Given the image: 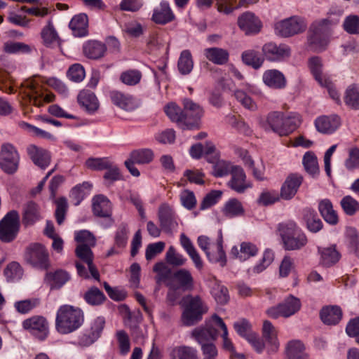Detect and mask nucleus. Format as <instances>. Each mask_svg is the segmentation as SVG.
<instances>
[{"label": "nucleus", "instance_id": "38", "mask_svg": "<svg viewBox=\"0 0 359 359\" xmlns=\"http://www.w3.org/2000/svg\"><path fill=\"white\" fill-rule=\"evenodd\" d=\"M78 102L89 113H94L99 107L95 95L88 90H81L77 97Z\"/></svg>", "mask_w": 359, "mask_h": 359}, {"label": "nucleus", "instance_id": "47", "mask_svg": "<svg viewBox=\"0 0 359 359\" xmlns=\"http://www.w3.org/2000/svg\"><path fill=\"white\" fill-rule=\"evenodd\" d=\"M242 61L248 66H251L255 69H259L264 61L263 57L259 52L255 50H247L241 55Z\"/></svg>", "mask_w": 359, "mask_h": 359}, {"label": "nucleus", "instance_id": "25", "mask_svg": "<svg viewBox=\"0 0 359 359\" xmlns=\"http://www.w3.org/2000/svg\"><path fill=\"white\" fill-rule=\"evenodd\" d=\"M340 124V118L337 115L323 116L315 121L317 130L321 133H332L339 127Z\"/></svg>", "mask_w": 359, "mask_h": 359}, {"label": "nucleus", "instance_id": "35", "mask_svg": "<svg viewBox=\"0 0 359 359\" xmlns=\"http://www.w3.org/2000/svg\"><path fill=\"white\" fill-rule=\"evenodd\" d=\"M184 115L187 116L189 118L190 122H196L197 126L194 127V129H198L200 128V120L203 116V109L198 104L194 102L192 100L186 99L184 101Z\"/></svg>", "mask_w": 359, "mask_h": 359}, {"label": "nucleus", "instance_id": "50", "mask_svg": "<svg viewBox=\"0 0 359 359\" xmlns=\"http://www.w3.org/2000/svg\"><path fill=\"white\" fill-rule=\"evenodd\" d=\"M223 213L226 217H234L243 215L244 209L242 203L238 200L231 198L224 205Z\"/></svg>", "mask_w": 359, "mask_h": 359}, {"label": "nucleus", "instance_id": "22", "mask_svg": "<svg viewBox=\"0 0 359 359\" xmlns=\"http://www.w3.org/2000/svg\"><path fill=\"white\" fill-rule=\"evenodd\" d=\"M90 245L79 244L77 245L75 253L76 255L88 265L90 273L95 279L99 280L100 274L95 266L93 264V253Z\"/></svg>", "mask_w": 359, "mask_h": 359}, {"label": "nucleus", "instance_id": "62", "mask_svg": "<svg viewBox=\"0 0 359 359\" xmlns=\"http://www.w3.org/2000/svg\"><path fill=\"white\" fill-rule=\"evenodd\" d=\"M280 194L276 191H264L259 196L257 203L259 205L267 206L278 201Z\"/></svg>", "mask_w": 359, "mask_h": 359}, {"label": "nucleus", "instance_id": "41", "mask_svg": "<svg viewBox=\"0 0 359 359\" xmlns=\"http://www.w3.org/2000/svg\"><path fill=\"white\" fill-rule=\"evenodd\" d=\"M320 314L322 321L327 325H336L342 317V311L337 306L323 307Z\"/></svg>", "mask_w": 359, "mask_h": 359}, {"label": "nucleus", "instance_id": "26", "mask_svg": "<svg viewBox=\"0 0 359 359\" xmlns=\"http://www.w3.org/2000/svg\"><path fill=\"white\" fill-rule=\"evenodd\" d=\"M262 335L266 342L269 353H275L279 348L277 332L272 323L269 320L264 321Z\"/></svg>", "mask_w": 359, "mask_h": 359}, {"label": "nucleus", "instance_id": "53", "mask_svg": "<svg viewBox=\"0 0 359 359\" xmlns=\"http://www.w3.org/2000/svg\"><path fill=\"white\" fill-rule=\"evenodd\" d=\"M91 187V184L85 182L81 184L76 185L72 189L70 197L74 201L76 205H78L86 196L90 193Z\"/></svg>", "mask_w": 359, "mask_h": 359}, {"label": "nucleus", "instance_id": "56", "mask_svg": "<svg viewBox=\"0 0 359 359\" xmlns=\"http://www.w3.org/2000/svg\"><path fill=\"white\" fill-rule=\"evenodd\" d=\"M130 158L137 164H146L152 161L154 153L149 149L134 150L130 154Z\"/></svg>", "mask_w": 359, "mask_h": 359}, {"label": "nucleus", "instance_id": "32", "mask_svg": "<svg viewBox=\"0 0 359 359\" xmlns=\"http://www.w3.org/2000/svg\"><path fill=\"white\" fill-rule=\"evenodd\" d=\"M93 211L95 215L100 217H109L111 215V203L103 195L93 198Z\"/></svg>", "mask_w": 359, "mask_h": 359}, {"label": "nucleus", "instance_id": "28", "mask_svg": "<svg viewBox=\"0 0 359 359\" xmlns=\"http://www.w3.org/2000/svg\"><path fill=\"white\" fill-rule=\"evenodd\" d=\"M110 97L114 104L124 110L132 111L137 107L135 99L129 94L112 91L110 93Z\"/></svg>", "mask_w": 359, "mask_h": 359}, {"label": "nucleus", "instance_id": "52", "mask_svg": "<svg viewBox=\"0 0 359 359\" xmlns=\"http://www.w3.org/2000/svg\"><path fill=\"white\" fill-rule=\"evenodd\" d=\"M302 163L306 171L312 176L319 173L318 159L313 152H306L303 156Z\"/></svg>", "mask_w": 359, "mask_h": 359}, {"label": "nucleus", "instance_id": "48", "mask_svg": "<svg viewBox=\"0 0 359 359\" xmlns=\"http://www.w3.org/2000/svg\"><path fill=\"white\" fill-rule=\"evenodd\" d=\"M179 72L187 75L191 73L194 68V61L191 52L189 50H184L181 52L177 62Z\"/></svg>", "mask_w": 359, "mask_h": 359}, {"label": "nucleus", "instance_id": "4", "mask_svg": "<svg viewBox=\"0 0 359 359\" xmlns=\"http://www.w3.org/2000/svg\"><path fill=\"white\" fill-rule=\"evenodd\" d=\"M330 34V21L323 19L316 21L310 27L308 41L312 49L320 51L325 48L329 42Z\"/></svg>", "mask_w": 359, "mask_h": 359}, {"label": "nucleus", "instance_id": "64", "mask_svg": "<svg viewBox=\"0 0 359 359\" xmlns=\"http://www.w3.org/2000/svg\"><path fill=\"white\" fill-rule=\"evenodd\" d=\"M344 165L348 170L359 168V148L353 147L348 150V156L346 159Z\"/></svg>", "mask_w": 359, "mask_h": 359}, {"label": "nucleus", "instance_id": "63", "mask_svg": "<svg viewBox=\"0 0 359 359\" xmlns=\"http://www.w3.org/2000/svg\"><path fill=\"white\" fill-rule=\"evenodd\" d=\"M344 30L351 34H359V16L351 15L347 16L343 24Z\"/></svg>", "mask_w": 359, "mask_h": 359}, {"label": "nucleus", "instance_id": "27", "mask_svg": "<svg viewBox=\"0 0 359 359\" xmlns=\"http://www.w3.org/2000/svg\"><path fill=\"white\" fill-rule=\"evenodd\" d=\"M203 53L208 61L217 65H226L229 60V51L222 48H207L203 50Z\"/></svg>", "mask_w": 359, "mask_h": 359}, {"label": "nucleus", "instance_id": "58", "mask_svg": "<svg viewBox=\"0 0 359 359\" xmlns=\"http://www.w3.org/2000/svg\"><path fill=\"white\" fill-rule=\"evenodd\" d=\"M309 66L315 79L320 86H323L324 79L327 77L322 71L323 65L321 60L318 57H311L309 61Z\"/></svg>", "mask_w": 359, "mask_h": 359}, {"label": "nucleus", "instance_id": "29", "mask_svg": "<svg viewBox=\"0 0 359 359\" xmlns=\"http://www.w3.org/2000/svg\"><path fill=\"white\" fill-rule=\"evenodd\" d=\"M205 255L210 262L219 264L222 267L226 266L227 260L223 249L222 238H219L215 244L211 245V249Z\"/></svg>", "mask_w": 359, "mask_h": 359}, {"label": "nucleus", "instance_id": "49", "mask_svg": "<svg viewBox=\"0 0 359 359\" xmlns=\"http://www.w3.org/2000/svg\"><path fill=\"white\" fill-rule=\"evenodd\" d=\"M304 219L306 222L307 229L313 233H317L322 229L323 224L320 219L313 210L306 209L304 210Z\"/></svg>", "mask_w": 359, "mask_h": 359}, {"label": "nucleus", "instance_id": "14", "mask_svg": "<svg viewBox=\"0 0 359 359\" xmlns=\"http://www.w3.org/2000/svg\"><path fill=\"white\" fill-rule=\"evenodd\" d=\"M167 285L172 290L182 289L191 290L194 286V280L191 272L187 269H180L174 272L172 280Z\"/></svg>", "mask_w": 359, "mask_h": 359}, {"label": "nucleus", "instance_id": "31", "mask_svg": "<svg viewBox=\"0 0 359 359\" xmlns=\"http://www.w3.org/2000/svg\"><path fill=\"white\" fill-rule=\"evenodd\" d=\"M180 244L193 262L198 270L203 268V262L191 241L184 234L180 235Z\"/></svg>", "mask_w": 359, "mask_h": 359}, {"label": "nucleus", "instance_id": "6", "mask_svg": "<svg viewBox=\"0 0 359 359\" xmlns=\"http://www.w3.org/2000/svg\"><path fill=\"white\" fill-rule=\"evenodd\" d=\"M25 259L32 266L41 269L46 270L50 265L48 250L39 243H31L27 247Z\"/></svg>", "mask_w": 359, "mask_h": 359}, {"label": "nucleus", "instance_id": "16", "mask_svg": "<svg viewBox=\"0 0 359 359\" xmlns=\"http://www.w3.org/2000/svg\"><path fill=\"white\" fill-rule=\"evenodd\" d=\"M239 28L247 35L259 33L262 27L261 20L254 13L245 12L238 18Z\"/></svg>", "mask_w": 359, "mask_h": 359}, {"label": "nucleus", "instance_id": "9", "mask_svg": "<svg viewBox=\"0 0 359 359\" xmlns=\"http://www.w3.org/2000/svg\"><path fill=\"white\" fill-rule=\"evenodd\" d=\"M207 311L208 307L198 296L192 297L183 311V324L187 326L194 325L202 319L203 315Z\"/></svg>", "mask_w": 359, "mask_h": 359}, {"label": "nucleus", "instance_id": "39", "mask_svg": "<svg viewBox=\"0 0 359 359\" xmlns=\"http://www.w3.org/2000/svg\"><path fill=\"white\" fill-rule=\"evenodd\" d=\"M318 252L320 255V264L326 267L335 264L341 257V255L336 249L335 245L318 248Z\"/></svg>", "mask_w": 359, "mask_h": 359}, {"label": "nucleus", "instance_id": "46", "mask_svg": "<svg viewBox=\"0 0 359 359\" xmlns=\"http://www.w3.org/2000/svg\"><path fill=\"white\" fill-rule=\"evenodd\" d=\"M304 349V346L300 341L289 342L286 349L287 359H308Z\"/></svg>", "mask_w": 359, "mask_h": 359}, {"label": "nucleus", "instance_id": "7", "mask_svg": "<svg viewBox=\"0 0 359 359\" xmlns=\"http://www.w3.org/2000/svg\"><path fill=\"white\" fill-rule=\"evenodd\" d=\"M20 231V216L16 210L8 212L0 221V241L11 243Z\"/></svg>", "mask_w": 359, "mask_h": 359}, {"label": "nucleus", "instance_id": "17", "mask_svg": "<svg viewBox=\"0 0 359 359\" xmlns=\"http://www.w3.org/2000/svg\"><path fill=\"white\" fill-rule=\"evenodd\" d=\"M105 325L103 317H97L90 325L88 330L81 337L80 343L83 346L93 344L100 336Z\"/></svg>", "mask_w": 359, "mask_h": 359}, {"label": "nucleus", "instance_id": "60", "mask_svg": "<svg viewBox=\"0 0 359 359\" xmlns=\"http://www.w3.org/2000/svg\"><path fill=\"white\" fill-rule=\"evenodd\" d=\"M111 161L107 158H89L86 161V165L88 168L93 170H103L110 166Z\"/></svg>", "mask_w": 359, "mask_h": 359}, {"label": "nucleus", "instance_id": "1", "mask_svg": "<svg viewBox=\"0 0 359 359\" xmlns=\"http://www.w3.org/2000/svg\"><path fill=\"white\" fill-rule=\"evenodd\" d=\"M301 123V116L296 112L285 114L281 111H272L260 120L259 126L266 132L283 137L292 133Z\"/></svg>", "mask_w": 359, "mask_h": 359}, {"label": "nucleus", "instance_id": "44", "mask_svg": "<svg viewBox=\"0 0 359 359\" xmlns=\"http://www.w3.org/2000/svg\"><path fill=\"white\" fill-rule=\"evenodd\" d=\"M170 359H199L197 350L186 345L174 347L170 351Z\"/></svg>", "mask_w": 359, "mask_h": 359}, {"label": "nucleus", "instance_id": "15", "mask_svg": "<svg viewBox=\"0 0 359 359\" xmlns=\"http://www.w3.org/2000/svg\"><path fill=\"white\" fill-rule=\"evenodd\" d=\"M230 174L231 178L228 182V186L237 193H244L248 189L252 187V183L247 181L246 175L243 169L238 166H231Z\"/></svg>", "mask_w": 359, "mask_h": 359}, {"label": "nucleus", "instance_id": "45", "mask_svg": "<svg viewBox=\"0 0 359 359\" xmlns=\"http://www.w3.org/2000/svg\"><path fill=\"white\" fill-rule=\"evenodd\" d=\"M41 36L43 40V43L47 47L52 46L60 40L59 35L51 20H49L46 25L41 29Z\"/></svg>", "mask_w": 359, "mask_h": 359}, {"label": "nucleus", "instance_id": "12", "mask_svg": "<svg viewBox=\"0 0 359 359\" xmlns=\"http://www.w3.org/2000/svg\"><path fill=\"white\" fill-rule=\"evenodd\" d=\"M22 327L40 340H44L49 332L47 320L40 316H34L25 320Z\"/></svg>", "mask_w": 359, "mask_h": 359}, {"label": "nucleus", "instance_id": "2", "mask_svg": "<svg viewBox=\"0 0 359 359\" xmlns=\"http://www.w3.org/2000/svg\"><path fill=\"white\" fill-rule=\"evenodd\" d=\"M83 320L81 309L67 304L62 305L56 313L55 329L60 334H69L79 329Z\"/></svg>", "mask_w": 359, "mask_h": 359}, {"label": "nucleus", "instance_id": "10", "mask_svg": "<svg viewBox=\"0 0 359 359\" xmlns=\"http://www.w3.org/2000/svg\"><path fill=\"white\" fill-rule=\"evenodd\" d=\"M306 28V24L303 19L293 16L275 25L276 32L284 37H288L303 32Z\"/></svg>", "mask_w": 359, "mask_h": 359}, {"label": "nucleus", "instance_id": "61", "mask_svg": "<svg viewBox=\"0 0 359 359\" xmlns=\"http://www.w3.org/2000/svg\"><path fill=\"white\" fill-rule=\"evenodd\" d=\"M340 203L345 213L348 215H353L359 210V203L351 196H344Z\"/></svg>", "mask_w": 359, "mask_h": 359}, {"label": "nucleus", "instance_id": "54", "mask_svg": "<svg viewBox=\"0 0 359 359\" xmlns=\"http://www.w3.org/2000/svg\"><path fill=\"white\" fill-rule=\"evenodd\" d=\"M85 301L90 305L99 306L106 299L104 294L96 287H92L84 294Z\"/></svg>", "mask_w": 359, "mask_h": 359}, {"label": "nucleus", "instance_id": "30", "mask_svg": "<svg viewBox=\"0 0 359 359\" xmlns=\"http://www.w3.org/2000/svg\"><path fill=\"white\" fill-rule=\"evenodd\" d=\"M69 28L72 29L74 36L83 37L88 34V18L86 14L79 13L74 15L71 20Z\"/></svg>", "mask_w": 359, "mask_h": 359}, {"label": "nucleus", "instance_id": "55", "mask_svg": "<svg viewBox=\"0 0 359 359\" xmlns=\"http://www.w3.org/2000/svg\"><path fill=\"white\" fill-rule=\"evenodd\" d=\"M212 320L217 325H218L222 330L223 331L222 339H223V348L233 353L235 352V348L233 345L232 341L230 339L228 338V330L226 325L224 323L223 320L217 314H214L212 316Z\"/></svg>", "mask_w": 359, "mask_h": 359}, {"label": "nucleus", "instance_id": "5", "mask_svg": "<svg viewBox=\"0 0 359 359\" xmlns=\"http://www.w3.org/2000/svg\"><path fill=\"white\" fill-rule=\"evenodd\" d=\"M43 82L40 77H34L25 82V86L28 90L27 93L29 103L39 107L44 103H49L55 100L54 94L51 93L44 94Z\"/></svg>", "mask_w": 359, "mask_h": 359}, {"label": "nucleus", "instance_id": "59", "mask_svg": "<svg viewBox=\"0 0 359 359\" xmlns=\"http://www.w3.org/2000/svg\"><path fill=\"white\" fill-rule=\"evenodd\" d=\"M344 102L346 105L354 109H359V88L355 86H349L345 93Z\"/></svg>", "mask_w": 359, "mask_h": 359}, {"label": "nucleus", "instance_id": "51", "mask_svg": "<svg viewBox=\"0 0 359 359\" xmlns=\"http://www.w3.org/2000/svg\"><path fill=\"white\" fill-rule=\"evenodd\" d=\"M142 77V72L138 69H128L120 74L119 79L125 85L134 86L137 85Z\"/></svg>", "mask_w": 359, "mask_h": 359}, {"label": "nucleus", "instance_id": "20", "mask_svg": "<svg viewBox=\"0 0 359 359\" xmlns=\"http://www.w3.org/2000/svg\"><path fill=\"white\" fill-rule=\"evenodd\" d=\"M175 19V15L168 2L163 1L156 6L151 16V20L156 24L165 25L172 22Z\"/></svg>", "mask_w": 359, "mask_h": 359}, {"label": "nucleus", "instance_id": "3", "mask_svg": "<svg viewBox=\"0 0 359 359\" xmlns=\"http://www.w3.org/2000/svg\"><path fill=\"white\" fill-rule=\"evenodd\" d=\"M278 229L286 250H299L308 243L306 234L294 221L279 224Z\"/></svg>", "mask_w": 359, "mask_h": 359}, {"label": "nucleus", "instance_id": "33", "mask_svg": "<svg viewBox=\"0 0 359 359\" xmlns=\"http://www.w3.org/2000/svg\"><path fill=\"white\" fill-rule=\"evenodd\" d=\"M41 218L40 208L36 203H27L22 210V223L25 226H32Z\"/></svg>", "mask_w": 359, "mask_h": 359}, {"label": "nucleus", "instance_id": "37", "mask_svg": "<svg viewBox=\"0 0 359 359\" xmlns=\"http://www.w3.org/2000/svg\"><path fill=\"white\" fill-rule=\"evenodd\" d=\"M257 252L258 248L257 246L248 242H243L239 250L236 246H233L231 250V255L240 261H245L251 257L255 256Z\"/></svg>", "mask_w": 359, "mask_h": 359}, {"label": "nucleus", "instance_id": "21", "mask_svg": "<svg viewBox=\"0 0 359 359\" xmlns=\"http://www.w3.org/2000/svg\"><path fill=\"white\" fill-rule=\"evenodd\" d=\"M27 154L33 163L42 169L48 167L50 163L51 156L46 149L34 144L28 146Z\"/></svg>", "mask_w": 359, "mask_h": 359}, {"label": "nucleus", "instance_id": "43", "mask_svg": "<svg viewBox=\"0 0 359 359\" xmlns=\"http://www.w3.org/2000/svg\"><path fill=\"white\" fill-rule=\"evenodd\" d=\"M258 1L259 0H240L238 6H234L236 0H216V5L219 13L229 15L238 7L248 6Z\"/></svg>", "mask_w": 359, "mask_h": 359}, {"label": "nucleus", "instance_id": "34", "mask_svg": "<svg viewBox=\"0 0 359 359\" xmlns=\"http://www.w3.org/2000/svg\"><path fill=\"white\" fill-rule=\"evenodd\" d=\"M158 216L163 229L170 230L177 226L175 212L168 205L163 204L160 206Z\"/></svg>", "mask_w": 359, "mask_h": 359}, {"label": "nucleus", "instance_id": "11", "mask_svg": "<svg viewBox=\"0 0 359 359\" xmlns=\"http://www.w3.org/2000/svg\"><path fill=\"white\" fill-rule=\"evenodd\" d=\"M19 155L11 144H4L0 153V167L7 173L15 172L18 166Z\"/></svg>", "mask_w": 359, "mask_h": 359}, {"label": "nucleus", "instance_id": "57", "mask_svg": "<svg viewBox=\"0 0 359 359\" xmlns=\"http://www.w3.org/2000/svg\"><path fill=\"white\" fill-rule=\"evenodd\" d=\"M168 264L173 266H184L187 259L180 253H179L174 246L171 245L168 248L165 257Z\"/></svg>", "mask_w": 359, "mask_h": 359}, {"label": "nucleus", "instance_id": "13", "mask_svg": "<svg viewBox=\"0 0 359 359\" xmlns=\"http://www.w3.org/2000/svg\"><path fill=\"white\" fill-rule=\"evenodd\" d=\"M164 111L169 118L177 123L182 130H193L197 126L196 122H190L187 116L184 115L183 110L175 103H169L164 107Z\"/></svg>", "mask_w": 359, "mask_h": 359}, {"label": "nucleus", "instance_id": "40", "mask_svg": "<svg viewBox=\"0 0 359 359\" xmlns=\"http://www.w3.org/2000/svg\"><path fill=\"white\" fill-rule=\"evenodd\" d=\"M318 210L326 222L332 225L337 224L339 221L337 213L329 199H323L319 202Z\"/></svg>", "mask_w": 359, "mask_h": 359}, {"label": "nucleus", "instance_id": "23", "mask_svg": "<svg viewBox=\"0 0 359 359\" xmlns=\"http://www.w3.org/2000/svg\"><path fill=\"white\" fill-rule=\"evenodd\" d=\"M191 336L202 346L208 344V341L215 340L217 337V330L212 325L206 323L205 327L194 329Z\"/></svg>", "mask_w": 359, "mask_h": 359}, {"label": "nucleus", "instance_id": "24", "mask_svg": "<svg viewBox=\"0 0 359 359\" xmlns=\"http://www.w3.org/2000/svg\"><path fill=\"white\" fill-rule=\"evenodd\" d=\"M264 83L273 89H283L286 86L287 81L282 72L277 69H269L262 76Z\"/></svg>", "mask_w": 359, "mask_h": 359}, {"label": "nucleus", "instance_id": "18", "mask_svg": "<svg viewBox=\"0 0 359 359\" xmlns=\"http://www.w3.org/2000/svg\"><path fill=\"white\" fill-rule=\"evenodd\" d=\"M303 182V177L299 174H290L282 184L280 191V198L284 200L292 199Z\"/></svg>", "mask_w": 359, "mask_h": 359}, {"label": "nucleus", "instance_id": "36", "mask_svg": "<svg viewBox=\"0 0 359 359\" xmlns=\"http://www.w3.org/2000/svg\"><path fill=\"white\" fill-rule=\"evenodd\" d=\"M107 48L105 45L98 41H88L83 44V52L89 59L97 60L104 56Z\"/></svg>", "mask_w": 359, "mask_h": 359}, {"label": "nucleus", "instance_id": "19", "mask_svg": "<svg viewBox=\"0 0 359 359\" xmlns=\"http://www.w3.org/2000/svg\"><path fill=\"white\" fill-rule=\"evenodd\" d=\"M262 52L266 60L274 62L287 57L290 54V49L285 44L277 45L275 43L269 42L263 46Z\"/></svg>", "mask_w": 359, "mask_h": 359}, {"label": "nucleus", "instance_id": "8", "mask_svg": "<svg viewBox=\"0 0 359 359\" xmlns=\"http://www.w3.org/2000/svg\"><path fill=\"white\" fill-rule=\"evenodd\" d=\"M301 306V302L298 298L290 295L278 305L268 309L266 314L273 319L280 317L287 318L298 312Z\"/></svg>", "mask_w": 359, "mask_h": 359}, {"label": "nucleus", "instance_id": "42", "mask_svg": "<svg viewBox=\"0 0 359 359\" xmlns=\"http://www.w3.org/2000/svg\"><path fill=\"white\" fill-rule=\"evenodd\" d=\"M70 278L69 273L62 269L55 272L47 273L46 281L50 285L51 289H59L63 286Z\"/></svg>", "mask_w": 359, "mask_h": 359}]
</instances>
